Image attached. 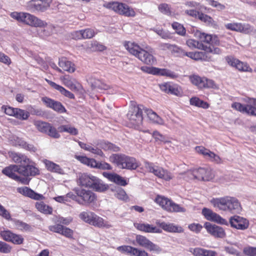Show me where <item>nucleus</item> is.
<instances>
[{
    "mask_svg": "<svg viewBox=\"0 0 256 256\" xmlns=\"http://www.w3.org/2000/svg\"><path fill=\"white\" fill-rule=\"evenodd\" d=\"M210 202L214 207L224 212L232 214H239L242 210V206L238 200L234 198L226 196L220 198H212Z\"/></svg>",
    "mask_w": 256,
    "mask_h": 256,
    "instance_id": "obj_1",
    "label": "nucleus"
},
{
    "mask_svg": "<svg viewBox=\"0 0 256 256\" xmlns=\"http://www.w3.org/2000/svg\"><path fill=\"white\" fill-rule=\"evenodd\" d=\"M29 169H30V173L28 172L26 168L24 167H19L16 164H11L4 168L2 172L4 175L17 182L26 184H27V180L25 178L18 176V174L26 177L35 176L36 169L32 167L29 168Z\"/></svg>",
    "mask_w": 256,
    "mask_h": 256,
    "instance_id": "obj_2",
    "label": "nucleus"
},
{
    "mask_svg": "<svg viewBox=\"0 0 256 256\" xmlns=\"http://www.w3.org/2000/svg\"><path fill=\"white\" fill-rule=\"evenodd\" d=\"M10 16L18 22L31 27L44 28L48 25L45 21L28 12H14L10 14Z\"/></svg>",
    "mask_w": 256,
    "mask_h": 256,
    "instance_id": "obj_3",
    "label": "nucleus"
},
{
    "mask_svg": "<svg viewBox=\"0 0 256 256\" xmlns=\"http://www.w3.org/2000/svg\"><path fill=\"white\" fill-rule=\"evenodd\" d=\"M110 160L122 169L134 170L140 166L138 162L135 158L124 154H113L110 157Z\"/></svg>",
    "mask_w": 256,
    "mask_h": 256,
    "instance_id": "obj_4",
    "label": "nucleus"
},
{
    "mask_svg": "<svg viewBox=\"0 0 256 256\" xmlns=\"http://www.w3.org/2000/svg\"><path fill=\"white\" fill-rule=\"evenodd\" d=\"M183 175L186 176L189 179H198L202 180H210L214 176V172L209 168H200L192 170H188L184 173L179 174L178 178Z\"/></svg>",
    "mask_w": 256,
    "mask_h": 256,
    "instance_id": "obj_5",
    "label": "nucleus"
},
{
    "mask_svg": "<svg viewBox=\"0 0 256 256\" xmlns=\"http://www.w3.org/2000/svg\"><path fill=\"white\" fill-rule=\"evenodd\" d=\"M104 6L126 16L134 17L136 16V12L134 9L124 3L112 2L104 4Z\"/></svg>",
    "mask_w": 256,
    "mask_h": 256,
    "instance_id": "obj_6",
    "label": "nucleus"
},
{
    "mask_svg": "<svg viewBox=\"0 0 256 256\" xmlns=\"http://www.w3.org/2000/svg\"><path fill=\"white\" fill-rule=\"evenodd\" d=\"M75 192L78 197L76 202L80 204L88 206L95 202L97 200L96 194L90 190L80 188L76 190Z\"/></svg>",
    "mask_w": 256,
    "mask_h": 256,
    "instance_id": "obj_7",
    "label": "nucleus"
},
{
    "mask_svg": "<svg viewBox=\"0 0 256 256\" xmlns=\"http://www.w3.org/2000/svg\"><path fill=\"white\" fill-rule=\"evenodd\" d=\"M10 156L15 163L20 164V165H18L19 167L26 168L28 173L30 172L29 168L32 167L36 169L35 176L40 174L39 170L33 165V162L26 156L20 153L11 152L10 154Z\"/></svg>",
    "mask_w": 256,
    "mask_h": 256,
    "instance_id": "obj_8",
    "label": "nucleus"
},
{
    "mask_svg": "<svg viewBox=\"0 0 256 256\" xmlns=\"http://www.w3.org/2000/svg\"><path fill=\"white\" fill-rule=\"evenodd\" d=\"M156 202L164 210L172 212H184L186 209L172 200L161 196H158Z\"/></svg>",
    "mask_w": 256,
    "mask_h": 256,
    "instance_id": "obj_9",
    "label": "nucleus"
},
{
    "mask_svg": "<svg viewBox=\"0 0 256 256\" xmlns=\"http://www.w3.org/2000/svg\"><path fill=\"white\" fill-rule=\"evenodd\" d=\"M144 106H132L130 107L127 114V118L130 122L134 126H137L142 124L143 118L142 116V110Z\"/></svg>",
    "mask_w": 256,
    "mask_h": 256,
    "instance_id": "obj_10",
    "label": "nucleus"
},
{
    "mask_svg": "<svg viewBox=\"0 0 256 256\" xmlns=\"http://www.w3.org/2000/svg\"><path fill=\"white\" fill-rule=\"evenodd\" d=\"M232 108L243 114L256 116V100L252 98L249 100L248 104H242L240 102H234Z\"/></svg>",
    "mask_w": 256,
    "mask_h": 256,
    "instance_id": "obj_11",
    "label": "nucleus"
},
{
    "mask_svg": "<svg viewBox=\"0 0 256 256\" xmlns=\"http://www.w3.org/2000/svg\"><path fill=\"white\" fill-rule=\"evenodd\" d=\"M144 166L149 172L154 174L159 178L168 181L170 180L173 178V176L170 172L161 167L154 166L152 163L146 162H144Z\"/></svg>",
    "mask_w": 256,
    "mask_h": 256,
    "instance_id": "obj_12",
    "label": "nucleus"
},
{
    "mask_svg": "<svg viewBox=\"0 0 256 256\" xmlns=\"http://www.w3.org/2000/svg\"><path fill=\"white\" fill-rule=\"evenodd\" d=\"M52 0H31L26 4V10L32 12H44L50 6Z\"/></svg>",
    "mask_w": 256,
    "mask_h": 256,
    "instance_id": "obj_13",
    "label": "nucleus"
},
{
    "mask_svg": "<svg viewBox=\"0 0 256 256\" xmlns=\"http://www.w3.org/2000/svg\"><path fill=\"white\" fill-rule=\"evenodd\" d=\"M190 78L192 84L199 88H212L216 89L218 88L214 80L204 77L201 78L197 75H193L190 76Z\"/></svg>",
    "mask_w": 256,
    "mask_h": 256,
    "instance_id": "obj_14",
    "label": "nucleus"
},
{
    "mask_svg": "<svg viewBox=\"0 0 256 256\" xmlns=\"http://www.w3.org/2000/svg\"><path fill=\"white\" fill-rule=\"evenodd\" d=\"M0 236L4 241L12 242L14 244H22L24 241L22 236L14 234L8 230H1Z\"/></svg>",
    "mask_w": 256,
    "mask_h": 256,
    "instance_id": "obj_15",
    "label": "nucleus"
},
{
    "mask_svg": "<svg viewBox=\"0 0 256 256\" xmlns=\"http://www.w3.org/2000/svg\"><path fill=\"white\" fill-rule=\"evenodd\" d=\"M136 241L140 246L150 251L159 253L162 251V248L157 244L150 241L146 236L142 235H136Z\"/></svg>",
    "mask_w": 256,
    "mask_h": 256,
    "instance_id": "obj_16",
    "label": "nucleus"
},
{
    "mask_svg": "<svg viewBox=\"0 0 256 256\" xmlns=\"http://www.w3.org/2000/svg\"><path fill=\"white\" fill-rule=\"evenodd\" d=\"M225 28L230 30L244 34H250L253 32V28L248 24L232 22L226 24Z\"/></svg>",
    "mask_w": 256,
    "mask_h": 256,
    "instance_id": "obj_17",
    "label": "nucleus"
},
{
    "mask_svg": "<svg viewBox=\"0 0 256 256\" xmlns=\"http://www.w3.org/2000/svg\"><path fill=\"white\" fill-rule=\"evenodd\" d=\"M196 151L202 154L206 158L216 164L222 163L221 158L216 154L202 146L196 147Z\"/></svg>",
    "mask_w": 256,
    "mask_h": 256,
    "instance_id": "obj_18",
    "label": "nucleus"
},
{
    "mask_svg": "<svg viewBox=\"0 0 256 256\" xmlns=\"http://www.w3.org/2000/svg\"><path fill=\"white\" fill-rule=\"evenodd\" d=\"M116 249L122 253H126L132 256H149L146 250L130 246H120Z\"/></svg>",
    "mask_w": 256,
    "mask_h": 256,
    "instance_id": "obj_19",
    "label": "nucleus"
},
{
    "mask_svg": "<svg viewBox=\"0 0 256 256\" xmlns=\"http://www.w3.org/2000/svg\"><path fill=\"white\" fill-rule=\"evenodd\" d=\"M202 214L208 220L214 221L221 224L226 226L228 224L226 220L210 209L204 208L202 210Z\"/></svg>",
    "mask_w": 256,
    "mask_h": 256,
    "instance_id": "obj_20",
    "label": "nucleus"
},
{
    "mask_svg": "<svg viewBox=\"0 0 256 256\" xmlns=\"http://www.w3.org/2000/svg\"><path fill=\"white\" fill-rule=\"evenodd\" d=\"M142 69L144 71L153 74L166 76L173 78L177 77V75L175 73L167 69H161L157 68L148 66L142 67Z\"/></svg>",
    "mask_w": 256,
    "mask_h": 256,
    "instance_id": "obj_21",
    "label": "nucleus"
},
{
    "mask_svg": "<svg viewBox=\"0 0 256 256\" xmlns=\"http://www.w3.org/2000/svg\"><path fill=\"white\" fill-rule=\"evenodd\" d=\"M230 224L232 227L238 230H244L248 227V221L238 216H232L230 219Z\"/></svg>",
    "mask_w": 256,
    "mask_h": 256,
    "instance_id": "obj_22",
    "label": "nucleus"
},
{
    "mask_svg": "<svg viewBox=\"0 0 256 256\" xmlns=\"http://www.w3.org/2000/svg\"><path fill=\"white\" fill-rule=\"evenodd\" d=\"M226 60L229 65L235 67L240 71L252 72V68H250L247 64L240 62L238 60L233 56H227Z\"/></svg>",
    "mask_w": 256,
    "mask_h": 256,
    "instance_id": "obj_23",
    "label": "nucleus"
},
{
    "mask_svg": "<svg viewBox=\"0 0 256 256\" xmlns=\"http://www.w3.org/2000/svg\"><path fill=\"white\" fill-rule=\"evenodd\" d=\"M160 90L167 93L181 96L182 95V90L180 86L176 84H171L169 83H164L160 85Z\"/></svg>",
    "mask_w": 256,
    "mask_h": 256,
    "instance_id": "obj_24",
    "label": "nucleus"
},
{
    "mask_svg": "<svg viewBox=\"0 0 256 256\" xmlns=\"http://www.w3.org/2000/svg\"><path fill=\"white\" fill-rule=\"evenodd\" d=\"M204 228L207 232L216 238H223L226 236V233L222 227L210 222H206Z\"/></svg>",
    "mask_w": 256,
    "mask_h": 256,
    "instance_id": "obj_25",
    "label": "nucleus"
},
{
    "mask_svg": "<svg viewBox=\"0 0 256 256\" xmlns=\"http://www.w3.org/2000/svg\"><path fill=\"white\" fill-rule=\"evenodd\" d=\"M156 224L161 228L164 230L168 232L180 233L184 232L182 228L174 223L166 222L157 220Z\"/></svg>",
    "mask_w": 256,
    "mask_h": 256,
    "instance_id": "obj_26",
    "label": "nucleus"
},
{
    "mask_svg": "<svg viewBox=\"0 0 256 256\" xmlns=\"http://www.w3.org/2000/svg\"><path fill=\"white\" fill-rule=\"evenodd\" d=\"M96 176L88 173L80 174H78V183L82 186L90 188Z\"/></svg>",
    "mask_w": 256,
    "mask_h": 256,
    "instance_id": "obj_27",
    "label": "nucleus"
},
{
    "mask_svg": "<svg viewBox=\"0 0 256 256\" xmlns=\"http://www.w3.org/2000/svg\"><path fill=\"white\" fill-rule=\"evenodd\" d=\"M86 80L90 85L92 90H106L108 86L102 83L100 80L92 74L86 76Z\"/></svg>",
    "mask_w": 256,
    "mask_h": 256,
    "instance_id": "obj_28",
    "label": "nucleus"
},
{
    "mask_svg": "<svg viewBox=\"0 0 256 256\" xmlns=\"http://www.w3.org/2000/svg\"><path fill=\"white\" fill-rule=\"evenodd\" d=\"M186 56L196 60L212 61V57L206 52H186Z\"/></svg>",
    "mask_w": 256,
    "mask_h": 256,
    "instance_id": "obj_29",
    "label": "nucleus"
},
{
    "mask_svg": "<svg viewBox=\"0 0 256 256\" xmlns=\"http://www.w3.org/2000/svg\"><path fill=\"white\" fill-rule=\"evenodd\" d=\"M17 190L20 194L35 200H42L44 198L43 195L36 193L30 188L26 186L18 188Z\"/></svg>",
    "mask_w": 256,
    "mask_h": 256,
    "instance_id": "obj_30",
    "label": "nucleus"
},
{
    "mask_svg": "<svg viewBox=\"0 0 256 256\" xmlns=\"http://www.w3.org/2000/svg\"><path fill=\"white\" fill-rule=\"evenodd\" d=\"M102 175L110 181L114 182L118 185L125 186L127 184L126 180L122 177L116 174L104 172Z\"/></svg>",
    "mask_w": 256,
    "mask_h": 256,
    "instance_id": "obj_31",
    "label": "nucleus"
},
{
    "mask_svg": "<svg viewBox=\"0 0 256 256\" xmlns=\"http://www.w3.org/2000/svg\"><path fill=\"white\" fill-rule=\"evenodd\" d=\"M143 110H144L145 113L146 114L148 119L152 122L160 125L164 124V120L162 118L159 116H158L157 114L154 112L152 110L144 108Z\"/></svg>",
    "mask_w": 256,
    "mask_h": 256,
    "instance_id": "obj_32",
    "label": "nucleus"
},
{
    "mask_svg": "<svg viewBox=\"0 0 256 256\" xmlns=\"http://www.w3.org/2000/svg\"><path fill=\"white\" fill-rule=\"evenodd\" d=\"M90 188L95 192H102L108 188V186L105 184L102 180L96 176Z\"/></svg>",
    "mask_w": 256,
    "mask_h": 256,
    "instance_id": "obj_33",
    "label": "nucleus"
},
{
    "mask_svg": "<svg viewBox=\"0 0 256 256\" xmlns=\"http://www.w3.org/2000/svg\"><path fill=\"white\" fill-rule=\"evenodd\" d=\"M190 252H192L194 256H216V252L206 250L202 248H191Z\"/></svg>",
    "mask_w": 256,
    "mask_h": 256,
    "instance_id": "obj_34",
    "label": "nucleus"
},
{
    "mask_svg": "<svg viewBox=\"0 0 256 256\" xmlns=\"http://www.w3.org/2000/svg\"><path fill=\"white\" fill-rule=\"evenodd\" d=\"M43 162L46 169L48 171L60 174H64L63 169L58 164L48 160H44Z\"/></svg>",
    "mask_w": 256,
    "mask_h": 256,
    "instance_id": "obj_35",
    "label": "nucleus"
},
{
    "mask_svg": "<svg viewBox=\"0 0 256 256\" xmlns=\"http://www.w3.org/2000/svg\"><path fill=\"white\" fill-rule=\"evenodd\" d=\"M138 58L142 62L148 64H152L156 60L154 56L146 50L142 49Z\"/></svg>",
    "mask_w": 256,
    "mask_h": 256,
    "instance_id": "obj_36",
    "label": "nucleus"
},
{
    "mask_svg": "<svg viewBox=\"0 0 256 256\" xmlns=\"http://www.w3.org/2000/svg\"><path fill=\"white\" fill-rule=\"evenodd\" d=\"M38 200L35 204L37 210L44 214H52L53 211L52 208L45 204L43 201Z\"/></svg>",
    "mask_w": 256,
    "mask_h": 256,
    "instance_id": "obj_37",
    "label": "nucleus"
},
{
    "mask_svg": "<svg viewBox=\"0 0 256 256\" xmlns=\"http://www.w3.org/2000/svg\"><path fill=\"white\" fill-rule=\"evenodd\" d=\"M58 65L64 70L70 73H72L76 70L74 64L64 58L60 59Z\"/></svg>",
    "mask_w": 256,
    "mask_h": 256,
    "instance_id": "obj_38",
    "label": "nucleus"
},
{
    "mask_svg": "<svg viewBox=\"0 0 256 256\" xmlns=\"http://www.w3.org/2000/svg\"><path fill=\"white\" fill-rule=\"evenodd\" d=\"M78 144L82 148L86 150L91 152L92 153L100 156H104V153L100 148L92 146L91 145L85 144L82 142H79Z\"/></svg>",
    "mask_w": 256,
    "mask_h": 256,
    "instance_id": "obj_39",
    "label": "nucleus"
},
{
    "mask_svg": "<svg viewBox=\"0 0 256 256\" xmlns=\"http://www.w3.org/2000/svg\"><path fill=\"white\" fill-rule=\"evenodd\" d=\"M46 82L54 88L58 90L60 93L70 98H74V94L72 93L71 92L66 90L62 86L57 84L55 82L50 80H48L46 79Z\"/></svg>",
    "mask_w": 256,
    "mask_h": 256,
    "instance_id": "obj_40",
    "label": "nucleus"
},
{
    "mask_svg": "<svg viewBox=\"0 0 256 256\" xmlns=\"http://www.w3.org/2000/svg\"><path fill=\"white\" fill-rule=\"evenodd\" d=\"M90 224L98 228L105 227L107 228H111L112 226L107 222H105L102 218L98 216L96 214H94L92 220Z\"/></svg>",
    "mask_w": 256,
    "mask_h": 256,
    "instance_id": "obj_41",
    "label": "nucleus"
},
{
    "mask_svg": "<svg viewBox=\"0 0 256 256\" xmlns=\"http://www.w3.org/2000/svg\"><path fill=\"white\" fill-rule=\"evenodd\" d=\"M124 47L130 53L136 57H138L142 49L137 44L131 42H128L125 44Z\"/></svg>",
    "mask_w": 256,
    "mask_h": 256,
    "instance_id": "obj_42",
    "label": "nucleus"
},
{
    "mask_svg": "<svg viewBox=\"0 0 256 256\" xmlns=\"http://www.w3.org/2000/svg\"><path fill=\"white\" fill-rule=\"evenodd\" d=\"M60 132H66L72 136H76L78 134V130L71 124L61 125L58 128Z\"/></svg>",
    "mask_w": 256,
    "mask_h": 256,
    "instance_id": "obj_43",
    "label": "nucleus"
},
{
    "mask_svg": "<svg viewBox=\"0 0 256 256\" xmlns=\"http://www.w3.org/2000/svg\"><path fill=\"white\" fill-rule=\"evenodd\" d=\"M62 80L64 84L71 89L76 88V84H78L76 80L68 75L64 76Z\"/></svg>",
    "mask_w": 256,
    "mask_h": 256,
    "instance_id": "obj_44",
    "label": "nucleus"
},
{
    "mask_svg": "<svg viewBox=\"0 0 256 256\" xmlns=\"http://www.w3.org/2000/svg\"><path fill=\"white\" fill-rule=\"evenodd\" d=\"M190 104L198 107L202 108H207L208 107V104L206 102L200 100L197 97H192L190 99Z\"/></svg>",
    "mask_w": 256,
    "mask_h": 256,
    "instance_id": "obj_45",
    "label": "nucleus"
},
{
    "mask_svg": "<svg viewBox=\"0 0 256 256\" xmlns=\"http://www.w3.org/2000/svg\"><path fill=\"white\" fill-rule=\"evenodd\" d=\"M99 148L105 150H112L118 152L120 148L118 146L108 142H102L98 144Z\"/></svg>",
    "mask_w": 256,
    "mask_h": 256,
    "instance_id": "obj_46",
    "label": "nucleus"
},
{
    "mask_svg": "<svg viewBox=\"0 0 256 256\" xmlns=\"http://www.w3.org/2000/svg\"><path fill=\"white\" fill-rule=\"evenodd\" d=\"M14 226L17 230L22 232H30L32 229L30 226L20 220L16 221Z\"/></svg>",
    "mask_w": 256,
    "mask_h": 256,
    "instance_id": "obj_47",
    "label": "nucleus"
},
{
    "mask_svg": "<svg viewBox=\"0 0 256 256\" xmlns=\"http://www.w3.org/2000/svg\"><path fill=\"white\" fill-rule=\"evenodd\" d=\"M17 144L20 146L22 148L30 151V152H34L36 150V148L34 147L32 144H28L26 142L22 139L18 138Z\"/></svg>",
    "mask_w": 256,
    "mask_h": 256,
    "instance_id": "obj_48",
    "label": "nucleus"
},
{
    "mask_svg": "<svg viewBox=\"0 0 256 256\" xmlns=\"http://www.w3.org/2000/svg\"><path fill=\"white\" fill-rule=\"evenodd\" d=\"M29 116V112L27 111L20 108H16L14 111V116L21 120H26L28 119Z\"/></svg>",
    "mask_w": 256,
    "mask_h": 256,
    "instance_id": "obj_49",
    "label": "nucleus"
},
{
    "mask_svg": "<svg viewBox=\"0 0 256 256\" xmlns=\"http://www.w3.org/2000/svg\"><path fill=\"white\" fill-rule=\"evenodd\" d=\"M198 18L208 25L213 26L216 24L214 20L212 17L203 13L200 12V14H198Z\"/></svg>",
    "mask_w": 256,
    "mask_h": 256,
    "instance_id": "obj_50",
    "label": "nucleus"
},
{
    "mask_svg": "<svg viewBox=\"0 0 256 256\" xmlns=\"http://www.w3.org/2000/svg\"><path fill=\"white\" fill-rule=\"evenodd\" d=\"M95 214L89 211L83 212L80 214V218L86 222L90 224Z\"/></svg>",
    "mask_w": 256,
    "mask_h": 256,
    "instance_id": "obj_51",
    "label": "nucleus"
},
{
    "mask_svg": "<svg viewBox=\"0 0 256 256\" xmlns=\"http://www.w3.org/2000/svg\"><path fill=\"white\" fill-rule=\"evenodd\" d=\"M186 45L192 49L196 48L198 49L204 50V46L202 44L193 39L188 40L186 41Z\"/></svg>",
    "mask_w": 256,
    "mask_h": 256,
    "instance_id": "obj_52",
    "label": "nucleus"
},
{
    "mask_svg": "<svg viewBox=\"0 0 256 256\" xmlns=\"http://www.w3.org/2000/svg\"><path fill=\"white\" fill-rule=\"evenodd\" d=\"M77 34H79V36H82L83 38H90L95 34L94 30L90 28L79 30Z\"/></svg>",
    "mask_w": 256,
    "mask_h": 256,
    "instance_id": "obj_53",
    "label": "nucleus"
},
{
    "mask_svg": "<svg viewBox=\"0 0 256 256\" xmlns=\"http://www.w3.org/2000/svg\"><path fill=\"white\" fill-rule=\"evenodd\" d=\"M50 124L48 123L42 121H38L35 123V125L38 130L46 134Z\"/></svg>",
    "mask_w": 256,
    "mask_h": 256,
    "instance_id": "obj_54",
    "label": "nucleus"
},
{
    "mask_svg": "<svg viewBox=\"0 0 256 256\" xmlns=\"http://www.w3.org/2000/svg\"><path fill=\"white\" fill-rule=\"evenodd\" d=\"M201 38L203 39L204 41L206 43H210L212 42V43H214L215 44H220V42L217 40V38L216 36L212 38V36L210 34L203 33L202 34Z\"/></svg>",
    "mask_w": 256,
    "mask_h": 256,
    "instance_id": "obj_55",
    "label": "nucleus"
},
{
    "mask_svg": "<svg viewBox=\"0 0 256 256\" xmlns=\"http://www.w3.org/2000/svg\"><path fill=\"white\" fill-rule=\"evenodd\" d=\"M152 136L156 142H162L165 144L170 142L164 136H163L158 131H154Z\"/></svg>",
    "mask_w": 256,
    "mask_h": 256,
    "instance_id": "obj_56",
    "label": "nucleus"
},
{
    "mask_svg": "<svg viewBox=\"0 0 256 256\" xmlns=\"http://www.w3.org/2000/svg\"><path fill=\"white\" fill-rule=\"evenodd\" d=\"M134 226L138 230L146 232H152V230H153L152 226L148 224H136Z\"/></svg>",
    "mask_w": 256,
    "mask_h": 256,
    "instance_id": "obj_57",
    "label": "nucleus"
},
{
    "mask_svg": "<svg viewBox=\"0 0 256 256\" xmlns=\"http://www.w3.org/2000/svg\"><path fill=\"white\" fill-rule=\"evenodd\" d=\"M53 220L56 223L68 225L72 221V219L70 218H65L60 216H56L54 217Z\"/></svg>",
    "mask_w": 256,
    "mask_h": 256,
    "instance_id": "obj_58",
    "label": "nucleus"
},
{
    "mask_svg": "<svg viewBox=\"0 0 256 256\" xmlns=\"http://www.w3.org/2000/svg\"><path fill=\"white\" fill-rule=\"evenodd\" d=\"M114 196L118 199L125 200L128 199V196L126 192L122 188H117L115 192Z\"/></svg>",
    "mask_w": 256,
    "mask_h": 256,
    "instance_id": "obj_59",
    "label": "nucleus"
},
{
    "mask_svg": "<svg viewBox=\"0 0 256 256\" xmlns=\"http://www.w3.org/2000/svg\"><path fill=\"white\" fill-rule=\"evenodd\" d=\"M172 28L176 30V32L181 36H184L186 34V30L182 25L178 22H174L172 24Z\"/></svg>",
    "mask_w": 256,
    "mask_h": 256,
    "instance_id": "obj_60",
    "label": "nucleus"
},
{
    "mask_svg": "<svg viewBox=\"0 0 256 256\" xmlns=\"http://www.w3.org/2000/svg\"><path fill=\"white\" fill-rule=\"evenodd\" d=\"M12 247L8 244L0 240V252L9 254L11 252Z\"/></svg>",
    "mask_w": 256,
    "mask_h": 256,
    "instance_id": "obj_61",
    "label": "nucleus"
},
{
    "mask_svg": "<svg viewBox=\"0 0 256 256\" xmlns=\"http://www.w3.org/2000/svg\"><path fill=\"white\" fill-rule=\"evenodd\" d=\"M169 51L172 54H177L180 56H184L186 52L176 44L170 45Z\"/></svg>",
    "mask_w": 256,
    "mask_h": 256,
    "instance_id": "obj_62",
    "label": "nucleus"
},
{
    "mask_svg": "<svg viewBox=\"0 0 256 256\" xmlns=\"http://www.w3.org/2000/svg\"><path fill=\"white\" fill-rule=\"evenodd\" d=\"M46 134H48L50 137L58 138L60 137V134L56 130V129L50 124L48 130L47 131Z\"/></svg>",
    "mask_w": 256,
    "mask_h": 256,
    "instance_id": "obj_63",
    "label": "nucleus"
},
{
    "mask_svg": "<svg viewBox=\"0 0 256 256\" xmlns=\"http://www.w3.org/2000/svg\"><path fill=\"white\" fill-rule=\"evenodd\" d=\"M152 30L159 35L162 38L168 39L170 38L171 37L170 34L168 32H166L162 29L154 28Z\"/></svg>",
    "mask_w": 256,
    "mask_h": 256,
    "instance_id": "obj_64",
    "label": "nucleus"
}]
</instances>
